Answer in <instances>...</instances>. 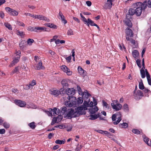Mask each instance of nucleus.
<instances>
[{
  "mask_svg": "<svg viewBox=\"0 0 151 151\" xmlns=\"http://www.w3.org/2000/svg\"><path fill=\"white\" fill-rule=\"evenodd\" d=\"M147 1H145L143 3L141 2H137L134 3L133 6L135 9V15L137 16H140L143 10H145L148 6L147 5Z\"/></svg>",
  "mask_w": 151,
  "mask_h": 151,
  "instance_id": "obj_1",
  "label": "nucleus"
},
{
  "mask_svg": "<svg viewBox=\"0 0 151 151\" xmlns=\"http://www.w3.org/2000/svg\"><path fill=\"white\" fill-rule=\"evenodd\" d=\"M86 113V112L83 110V108L78 107L75 109V111H74L73 109V117H76L79 116L81 115L84 114Z\"/></svg>",
  "mask_w": 151,
  "mask_h": 151,
  "instance_id": "obj_2",
  "label": "nucleus"
},
{
  "mask_svg": "<svg viewBox=\"0 0 151 151\" xmlns=\"http://www.w3.org/2000/svg\"><path fill=\"white\" fill-rule=\"evenodd\" d=\"M111 105L112 108L116 111L119 110L122 107V105L118 103V101L117 100L112 101Z\"/></svg>",
  "mask_w": 151,
  "mask_h": 151,
  "instance_id": "obj_3",
  "label": "nucleus"
},
{
  "mask_svg": "<svg viewBox=\"0 0 151 151\" xmlns=\"http://www.w3.org/2000/svg\"><path fill=\"white\" fill-rule=\"evenodd\" d=\"M133 93L134 98L136 100L140 99L144 96L142 92L139 90L135 92H133Z\"/></svg>",
  "mask_w": 151,
  "mask_h": 151,
  "instance_id": "obj_4",
  "label": "nucleus"
},
{
  "mask_svg": "<svg viewBox=\"0 0 151 151\" xmlns=\"http://www.w3.org/2000/svg\"><path fill=\"white\" fill-rule=\"evenodd\" d=\"M66 93L67 95L69 96H68V99L70 100V98L73 97V96L75 94V90L73 88H68L67 89Z\"/></svg>",
  "mask_w": 151,
  "mask_h": 151,
  "instance_id": "obj_5",
  "label": "nucleus"
},
{
  "mask_svg": "<svg viewBox=\"0 0 151 151\" xmlns=\"http://www.w3.org/2000/svg\"><path fill=\"white\" fill-rule=\"evenodd\" d=\"M130 19H132V17H127L126 16V17L124 19V22L127 26L130 28H131L132 26V24Z\"/></svg>",
  "mask_w": 151,
  "mask_h": 151,
  "instance_id": "obj_6",
  "label": "nucleus"
},
{
  "mask_svg": "<svg viewBox=\"0 0 151 151\" xmlns=\"http://www.w3.org/2000/svg\"><path fill=\"white\" fill-rule=\"evenodd\" d=\"M50 93L54 95L55 96L57 97L60 94H61L60 91L56 89L53 88L50 90Z\"/></svg>",
  "mask_w": 151,
  "mask_h": 151,
  "instance_id": "obj_7",
  "label": "nucleus"
},
{
  "mask_svg": "<svg viewBox=\"0 0 151 151\" xmlns=\"http://www.w3.org/2000/svg\"><path fill=\"white\" fill-rule=\"evenodd\" d=\"M61 68L64 72L66 73L67 75L70 76L72 74V71H70V69L65 65H63L62 66Z\"/></svg>",
  "mask_w": 151,
  "mask_h": 151,
  "instance_id": "obj_8",
  "label": "nucleus"
},
{
  "mask_svg": "<svg viewBox=\"0 0 151 151\" xmlns=\"http://www.w3.org/2000/svg\"><path fill=\"white\" fill-rule=\"evenodd\" d=\"M14 102L17 105L21 107H24L26 104V102L19 100H15Z\"/></svg>",
  "mask_w": 151,
  "mask_h": 151,
  "instance_id": "obj_9",
  "label": "nucleus"
},
{
  "mask_svg": "<svg viewBox=\"0 0 151 151\" xmlns=\"http://www.w3.org/2000/svg\"><path fill=\"white\" fill-rule=\"evenodd\" d=\"M114 0H107V2L104 5V8L105 9H111L112 5V2Z\"/></svg>",
  "mask_w": 151,
  "mask_h": 151,
  "instance_id": "obj_10",
  "label": "nucleus"
},
{
  "mask_svg": "<svg viewBox=\"0 0 151 151\" xmlns=\"http://www.w3.org/2000/svg\"><path fill=\"white\" fill-rule=\"evenodd\" d=\"M73 109H69L68 110V113L66 116L69 119H71L73 117Z\"/></svg>",
  "mask_w": 151,
  "mask_h": 151,
  "instance_id": "obj_11",
  "label": "nucleus"
},
{
  "mask_svg": "<svg viewBox=\"0 0 151 151\" xmlns=\"http://www.w3.org/2000/svg\"><path fill=\"white\" fill-rule=\"evenodd\" d=\"M135 9L134 8H130L129 9L128 11V14H127L126 16L127 17H131L134 14H135Z\"/></svg>",
  "mask_w": 151,
  "mask_h": 151,
  "instance_id": "obj_12",
  "label": "nucleus"
},
{
  "mask_svg": "<svg viewBox=\"0 0 151 151\" xmlns=\"http://www.w3.org/2000/svg\"><path fill=\"white\" fill-rule=\"evenodd\" d=\"M126 37H128L129 36L130 37H133V33L130 29L128 27H127L126 29Z\"/></svg>",
  "mask_w": 151,
  "mask_h": 151,
  "instance_id": "obj_13",
  "label": "nucleus"
},
{
  "mask_svg": "<svg viewBox=\"0 0 151 151\" xmlns=\"http://www.w3.org/2000/svg\"><path fill=\"white\" fill-rule=\"evenodd\" d=\"M36 84V81L35 80H33L31 83L28 85H27L25 87V89L27 90L31 88H32L33 86Z\"/></svg>",
  "mask_w": 151,
  "mask_h": 151,
  "instance_id": "obj_14",
  "label": "nucleus"
},
{
  "mask_svg": "<svg viewBox=\"0 0 151 151\" xmlns=\"http://www.w3.org/2000/svg\"><path fill=\"white\" fill-rule=\"evenodd\" d=\"M26 42L25 40L21 41L19 44V46L21 50H23L26 47Z\"/></svg>",
  "mask_w": 151,
  "mask_h": 151,
  "instance_id": "obj_15",
  "label": "nucleus"
},
{
  "mask_svg": "<svg viewBox=\"0 0 151 151\" xmlns=\"http://www.w3.org/2000/svg\"><path fill=\"white\" fill-rule=\"evenodd\" d=\"M59 16L60 17V19L62 22L64 24H65L67 23V21L65 19V17L63 15V14L61 11H60L59 13Z\"/></svg>",
  "mask_w": 151,
  "mask_h": 151,
  "instance_id": "obj_16",
  "label": "nucleus"
},
{
  "mask_svg": "<svg viewBox=\"0 0 151 151\" xmlns=\"http://www.w3.org/2000/svg\"><path fill=\"white\" fill-rule=\"evenodd\" d=\"M61 83L63 88H66L69 86L68 80L65 79H63L61 82Z\"/></svg>",
  "mask_w": 151,
  "mask_h": 151,
  "instance_id": "obj_17",
  "label": "nucleus"
},
{
  "mask_svg": "<svg viewBox=\"0 0 151 151\" xmlns=\"http://www.w3.org/2000/svg\"><path fill=\"white\" fill-rule=\"evenodd\" d=\"M38 19L40 20H44L47 22H49L50 21V19H47L46 17L41 15H38Z\"/></svg>",
  "mask_w": 151,
  "mask_h": 151,
  "instance_id": "obj_18",
  "label": "nucleus"
},
{
  "mask_svg": "<svg viewBox=\"0 0 151 151\" xmlns=\"http://www.w3.org/2000/svg\"><path fill=\"white\" fill-rule=\"evenodd\" d=\"M45 26L46 27H50L51 28H53L54 29H57V26L53 24L50 23H47L44 24Z\"/></svg>",
  "mask_w": 151,
  "mask_h": 151,
  "instance_id": "obj_19",
  "label": "nucleus"
},
{
  "mask_svg": "<svg viewBox=\"0 0 151 151\" xmlns=\"http://www.w3.org/2000/svg\"><path fill=\"white\" fill-rule=\"evenodd\" d=\"M37 69V70H39L40 69H44L45 68L42 66V63L41 60L39 61V63L37 64L36 66Z\"/></svg>",
  "mask_w": 151,
  "mask_h": 151,
  "instance_id": "obj_20",
  "label": "nucleus"
},
{
  "mask_svg": "<svg viewBox=\"0 0 151 151\" xmlns=\"http://www.w3.org/2000/svg\"><path fill=\"white\" fill-rule=\"evenodd\" d=\"M98 110V108L96 106H94V107H92L89 109V111L91 114L95 113Z\"/></svg>",
  "mask_w": 151,
  "mask_h": 151,
  "instance_id": "obj_21",
  "label": "nucleus"
},
{
  "mask_svg": "<svg viewBox=\"0 0 151 151\" xmlns=\"http://www.w3.org/2000/svg\"><path fill=\"white\" fill-rule=\"evenodd\" d=\"M50 110L53 112V114L54 115L55 114L58 115L60 112V110L59 109L55 107L53 109L51 108H50Z\"/></svg>",
  "mask_w": 151,
  "mask_h": 151,
  "instance_id": "obj_22",
  "label": "nucleus"
},
{
  "mask_svg": "<svg viewBox=\"0 0 151 151\" xmlns=\"http://www.w3.org/2000/svg\"><path fill=\"white\" fill-rule=\"evenodd\" d=\"M89 105L88 104V102L86 101H84V102L83 103V105L81 106L80 107H82L83 108V110L85 111L87 109L86 107H89Z\"/></svg>",
  "mask_w": 151,
  "mask_h": 151,
  "instance_id": "obj_23",
  "label": "nucleus"
},
{
  "mask_svg": "<svg viewBox=\"0 0 151 151\" xmlns=\"http://www.w3.org/2000/svg\"><path fill=\"white\" fill-rule=\"evenodd\" d=\"M132 132L137 134H140L141 133H142V130L141 129L140 130H139L138 129H133L132 130Z\"/></svg>",
  "mask_w": 151,
  "mask_h": 151,
  "instance_id": "obj_24",
  "label": "nucleus"
},
{
  "mask_svg": "<svg viewBox=\"0 0 151 151\" xmlns=\"http://www.w3.org/2000/svg\"><path fill=\"white\" fill-rule=\"evenodd\" d=\"M121 114V112H119L116 113L115 114H113L112 116V119L113 121L116 120V119L117 118L119 115Z\"/></svg>",
  "mask_w": 151,
  "mask_h": 151,
  "instance_id": "obj_25",
  "label": "nucleus"
},
{
  "mask_svg": "<svg viewBox=\"0 0 151 151\" xmlns=\"http://www.w3.org/2000/svg\"><path fill=\"white\" fill-rule=\"evenodd\" d=\"M96 24L94 23V22L90 18H88L87 19V25L88 26H89V24L91 26H94V24Z\"/></svg>",
  "mask_w": 151,
  "mask_h": 151,
  "instance_id": "obj_26",
  "label": "nucleus"
},
{
  "mask_svg": "<svg viewBox=\"0 0 151 151\" xmlns=\"http://www.w3.org/2000/svg\"><path fill=\"white\" fill-rule=\"evenodd\" d=\"M142 137L143 138L144 142H145L148 145H149L150 143L148 142L149 138L144 134L143 135Z\"/></svg>",
  "mask_w": 151,
  "mask_h": 151,
  "instance_id": "obj_27",
  "label": "nucleus"
},
{
  "mask_svg": "<svg viewBox=\"0 0 151 151\" xmlns=\"http://www.w3.org/2000/svg\"><path fill=\"white\" fill-rule=\"evenodd\" d=\"M120 127L124 128H126L128 127V125L127 123H120L119 125Z\"/></svg>",
  "mask_w": 151,
  "mask_h": 151,
  "instance_id": "obj_28",
  "label": "nucleus"
},
{
  "mask_svg": "<svg viewBox=\"0 0 151 151\" xmlns=\"http://www.w3.org/2000/svg\"><path fill=\"white\" fill-rule=\"evenodd\" d=\"M122 115L121 113L119 115V116L117 117V118L118 119L117 121H116L114 122L113 123L114 124H117L121 120H122Z\"/></svg>",
  "mask_w": 151,
  "mask_h": 151,
  "instance_id": "obj_29",
  "label": "nucleus"
},
{
  "mask_svg": "<svg viewBox=\"0 0 151 151\" xmlns=\"http://www.w3.org/2000/svg\"><path fill=\"white\" fill-rule=\"evenodd\" d=\"M82 96L83 97H85L86 98H88V97L91 96V95L87 92H84L81 93Z\"/></svg>",
  "mask_w": 151,
  "mask_h": 151,
  "instance_id": "obj_30",
  "label": "nucleus"
},
{
  "mask_svg": "<svg viewBox=\"0 0 151 151\" xmlns=\"http://www.w3.org/2000/svg\"><path fill=\"white\" fill-rule=\"evenodd\" d=\"M132 53L133 57L135 58H136L139 55V52L137 50H133L132 52Z\"/></svg>",
  "mask_w": 151,
  "mask_h": 151,
  "instance_id": "obj_31",
  "label": "nucleus"
},
{
  "mask_svg": "<svg viewBox=\"0 0 151 151\" xmlns=\"http://www.w3.org/2000/svg\"><path fill=\"white\" fill-rule=\"evenodd\" d=\"M65 142V139H63L62 140L59 139H57L55 141V143L57 144L61 145L64 144Z\"/></svg>",
  "mask_w": 151,
  "mask_h": 151,
  "instance_id": "obj_32",
  "label": "nucleus"
},
{
  "mask_svg": "<svg viewBox=\"0 0 151 151\" xmlns=\"http://www.w3.org/2000/svg\"><path fill=\"white\" fill-rule=\"evenodd\" d=\"M126 40L127 41H130L131 43L133 45H135V42L134 40H133L132 38H129V37H126Z\"/></svg>",
  "mask_w": 151,
  "mask_h": 151,
  "instance_id": "obj_33",
  "label": "nucleus"
},
{
  "mask_svg": "<svg viewBox=\"0 0 151 151\" xmlns=\"http://www.w3.org/2000/svg\"><path fill=\"white\" fill-rule=\"evenodd\" d=\"M140 73L141 75V77L143 78L145 77V72L144 70L143 69V68H142L140 70Z\"/></svg>",
  "mask_w": 151,
  "mask_h": 151,
  "instance_id": "obj_34",
  "label": "nucleus"
},
{
  "mask_svg": "<svg viewBox=\"0 0 151 151\" xmlns=\"http://www.w3.org/2000/svg\"><path fill=\"white\" fill-rule=\"evenodd\" d=\"M28 126L31 128L32 129H34L36 127V125L35 124V122H32L29 123L28 124Z\"/></svg>",
  "mask_w": 151,
  "mask_h": 151,
  "instance_id": "obj_35",
  "label": "nucleus"
},
{
  "mask_svg": "<svg viewBox=\"0 0 151 151\" xmlns=\"http://www.w3.org/2000/svg\"><path fill=\"white\" fill-rule=\"evenodd\" d=\"M78 71L79 73L81 75H83L84 73V70L81 67L79 66L78 68Z\"/></svg>",
  "mask_w": 151,
  "mask_h": 151,
  "instance_id": "obj_36",
  "label": "nucleus"
},
{
  "mask_svg": "<svg viewBox=\"0 0 151 151\" xmlns=\"http://www.w3.org/2000/svg\"><path fill=\"white\" fill-rule=\"evenodd\" d=\"M36 27H32L31 26H29L27 28V30L31 32H35Z\"/></svg>",
  "mask_w": 151,
  "mask_h": 151,
  "instance_id": "obj_37",
  "label": "nucleus"
},
{
  "mask_svg": "<svg viewBox=\"0 0 151 151\" xmlns=\"http://www.w3.org/2000/svg\"><path fill=\"white\" fill-rule=\"evenodd\" d=\"M43 27H36L35 32H40L42 31H43Z\"/></svg>",
  "mask_w": 151,
  "mask_h": 151,
  "instance_id": "obj_38",
  "label": "nucleus"
},
{
  "mask_svg": "<svg viewBox=\"0 0 151 151\" xmlns=\"http://www.w3.org/2000/svg\"><path fill=\"white\" fill-rule=\"evenodd\" d=\"M141 81L139 82V88L140 89L143 90L144 89L145 87L142 83V80L141 79Z\"/></svg>",
  "mask_w": 151,
  "mask_h": 151,
  "instance_id": "obj_39",
  "label": "nucleus"
},
{
  "mask_svg": "<svg viewBox=\"0 0 151 151\" xmlns=\"http://www.w3.org/2000/svg\"><path fill=\"white\" fill-rule=\"evenodd\" d=\"M5 26L8 28L9 30H12V28L11 25L10 24L8 23V22L5 23H4Z\"/></svg>",
  "mask_w": 151,
  "mask_h": 151,
  "instance_id": "obj_40",
  "label": "nucleus"
},
{
  "mask_svg": "<svg viewBox=\"0 0 151 151\" xmlns=\"http://www.w3.org/2000/svg\"><path fill=\"white\" fill-rule=\"evenodd\" d=\"M97 118V114H94L93 115H91L89 119L91 120H95Z\"/></svg>",
  "mask_w": 151,
  "mask_h": 151,
  "instance_id": "obj_41",
  "label": "nucleus"
},
{
  "mask_svg": "<svg viewBox=\"0 0 151 151\" xmlns=\"http://www.w3.org/2000/svg\"><path fill=\"white\" fill-rule=\"evenodd\" d=\"M20 58V56L15 57L12 61L15 64L19 61Z\"/></svg>",
  "mask_w": 151,
  "mask_h": 151,
  "instance_id": "obj_42",
  "label": "nucleus"
},
{
  "mask_svg": "<svg viewBox=\"0 0 151 151\" xmlns=\"http://www.w3.org/2000/svg\"><path fill=\"white\" fill-rule=\"evenodd\" d=\"M11 14L13 16H17L18 15V12L17 11L12 9V11L11 13Z\"/></svg>",
  "mask_w": 151,
  "mask_h": 151,
  "instance_id": "obj_43",
  "label": "nucleus"
},
{
  "mask_svg": "<svg viewBox=\"0 0 151 151\" xmlns=\"http://www.w3.org/2000/svg\"><path fill=\"white\" fill-rule=\"evenodd\" d=\"M123 109L125 111L128 112L129 110L128 105L127 104H125L123 106Z\"/></svg>",
  "mask_w": 151,
  "mask_h": 151,
  "instance_id": "obj_44",
  "label": "nucleus"
},
{
  "mask_svg": "<svg viewBox=\"0 0 151 151\" xmlns=\"http://www.w3.org/2000/svg\"><path fill=\"white\" fill-rule=\"evenodd\" d=\"M77 104H80L83 103V100L81 97H80L77 99Z\"/></svg>",
  "mask_w": 151,
  "mask_h": 151,
  "instance_id": "obj_45",
  "label": "nucleus"
},
{
  "mask_svg": "<svg viewBox=\"0 0 151 151\" xmlns=\"http://www.w3.org/2000/svg\"><path fill=\"white\" fill-rule=\"evenodd\" d=\"M65 105L69 107H71L73 106L72 103L71 102L69 101H67L66 102H65Z\"/></svg>",
  "mask_w": 151,
  "mask_h": 151,
  "instance_id": "obj_46",
  "label": "nucleus"
},
{
  "mask_svg": "<svg viewBox=\"0 0 151 151\" xmlns=\"http://www.w3.org/2000/svg\"><path fill=\"white\" fill-rule=\"evenodd\" d=\"M58 122L57 119L55 117H54L53 118L52 120V121L51 123V125H53L55 123H58Z\"/></svg>",
  "mask_w": 151,
  "mask_h": 151,
  "instance_id": "obj_47",
  "label": "nucleus"
},
{
  "mask_svg": "<svg viewBox=\"0 0 151 151\" xmlns=\"http://www.w3.org/2000/svg\"><path fill=\"white\" fill-rule=\"evenodd\" d=\"M34 42V40L32 39H28L27 40V43L29 45H31Z\"/></svg>",
  "mask_w": 151,
  "mask_h": 151,
  "instance_id": "obj_48",
  "label": "nucleus"
},
{
  "mask_svg": "<svg viewBox=\"0 0 151 151\" xmlns=\"http://www.w3.org/2000/svg\"><path fill=\"white\" fill-rule=\"evenodd\" d=\"M67 34L68 35H74L73 30L71 29L68 30L67 32Z\"/></svg>",
  "mask_w": 151,
  "mask_h": 151,
  "instance_id": "obj_49",
  "label": "nucleus"
},
{
  "mask_svg": "<svg viewBox=\"0 0 151 151\" xmlns=\"http://www.w3.org/2000/svg\"><path fill=\"white\" fill-rule=\"evenodd\" d=\"M102 102L103 106H105L106 108L109 109V106L108 104L104 100Z\"/></svg>",
  "mask_w": 151,
  "mask_h": 151,
  "instance_id": "obj_50",
  "label": "nucleus"
},
{
  "mask_svg": "<svg viewBox=\"0 0 151 151\" xmlns=\"http://www.w3.org/2000/svg\"><path fill=\"white\" fill-rule=\"evenodd\" d=\"M3 126L4 128L6 129L9 128L10 126V124L6 122H4L3 124Z\"/></svg>",
  "mask_w": 151,
  "mask_h": 151,
  "instance_id": "obj_51",
  "label": "nucleus"
},
{
  "mask_svg": "<svg viewBox=\"0 0 151 151\" xmlns=\"http://www.w3.org/2000/svg\"><path fill=\"white\" fill-rule=\"evenodd\" d=\"M17 34L21 37H23L24 35L23 32H21L19 30L17 31Z\"/></svg>",
  "mask_w": 151,
  "mask_h": 151,
  "instance_id": "obj_52",
  "label": "nucleus"
},
{
  "mask_svg": "<svg viewBox=\"0 0 151 151\" xmlns=\"http://www.w3.org/2000/svg\"><path fill=\"white\" fill-rule=\"evenodd\" d=\"M45 112L49 116H52V111L50 110V109H49V111L45 110Z\"/></svg>",
  "mask_w": 151,
  "mask_h": 151,
  "instance_id": "obj_53",
  "label": "nucleus"
},
{
  "mask_svg": "<svg viewBox=\"0 0 151 151\" xmlns=\"http://www.w3.org/2000/svg\"><path fill=\"white\" fill-rule=\"evenodd\" d=\"M56 119H57V120L58 122H60L62 119L63 116L61 115H59L57 117H56Z\"/></svg>",
  "mask_w": 151,
  "mask_h": 151,
  "instance_id": "obj_54",
  "label": "nucleus"
},
{
  "mask_svg": "<svg viewBox=\"0 0 151 151\" xmlns=\"http://www.w3.org/2000/svg\"><path fill=\"white\" fill-rule=\"evenodd\" d=\"M67 111V108L65 106H63L61 108V112L63 114H64Z\"/></svg>",
  "mask_w": 151,
  "mask_h": 151,
  "instance_id": "obj_55",
  "label": "nucleus"
},
{
  "mask_svg": "<svg viewBox=\"0 0 151 151\" xmlns=\"http://www.w3.org/2000/svg\"><path fill=\"white\" fill-rule=\"evenodd\" d=\"M17 24L20 26L22 27H24L25 26V24H24V23H23L22 22H20L19 21H17Z\"/></svg>",
  "mask_w": 151,
  "mask_h": 151,
  "instance_id": "obj_56",
  "label": "nucleus"
},
{
  "mask_svg": "<svg viewBox=\"0 0 151 151\" xmlns=\"http://www.w3.org/2000/svg\"><path fill=\"white\" fill-rule=\"evenodd\" d=\"M136 62L139 68H141V66L140 64V60L139 59H137V60Z\"/></svg>",
  "mask_w": 151,
  "mask_h": 151,
  "instance_id": "obj_57",
  "label": "nucleus"
},
{
  "mask_svg": "<svg viewBox=\"0 0 151 151\" xmlns=\"http://www.w3.org/2000/svg\"><path fill=\"white\" fill-rule=\"evenodd\" d=\"M148 82V84L150 85L151 86V78L150 77V76H149L148 77H146Z\"/></svg>",
  "mask_w": 151,
  "mask_h": 151,
  "instance_id": "obj_58",
  "label": "nucleus"
},
{
  "mask_svg": "<svg viewBox=\"0 0 151 151\" xmlns=\"http://www.w3.org/2000/svg\"><path fill=\"white\" fill-rule=\"evenodd\" d=\"M104 134L107 135V137L110 138V136H113V135L111 134L109 132L106 131L104 132Z\"/></svg>",
  "mask_w": 151,
  "mask_h": 151,
  "instance_id": "obj_59",
  "label": "nucleus"
},
{
  "mask_svg": "<svg viewBox=\"0 0 151 151\" xmlns=\"http://www.w3.org/2000/svg\"><path fill=\"white\" fill-rule=\"evenodd\" d=\"M77 88L78 89V91L79 92V94H80L81 93H81H82L83 92H82L81 88L79 86H77Z\"/></svg>",
  "mask_w": 151,
  "mask_h": 151,
  "instance_id": "obj_60",
  "label": "nucleus"
},
{
  "mask_svg": "<svg viewBox=\"0 0 151 151\" xmlns=\"http://www.w3.org/2000/svg\"><path fill=\"white\" fill-rule=\"evenodd\" d=\"M18 71V67H16L13 70L12 72V73H17Z\"/></svg>",
  "mask_w": 151,
  "mask_h": 151,
  "instance_id": "obj_61",
  "label": "nucleus"
},
{
  "mask_svg": "<svg viewBox=\"0 0 151 151\" xmlns=\"http://www.w3.org/2000/svg\"><path fill=\"white\" fill-rule=\"evenodd\" d=\"M95 131H96L97 132H98L99 133H100L101 134H104V132L106 131H103L102 130H95Z\"/></svg>",
  "mask_w": 151,
  "mask_h": 151,
  "instance_id": "obj_62",
  "label": "nucleus"
},
{
  "mask_svg": "<svg viewBox=\"0 0 151 151\" xmlns=\"http://www.w3.org/2000/svg\"><path fill=\"white\" fill-rule=\"evenodd\" d=\"M7 12H10V13H11V12L12 11V9L10 8L9 7H6L5 8Z\"/></svg>",
  "mask_w": 151,
  "mask_h": 151,
  "instance_id": "obj_63",
  "label": "nucleus"
},
{
  "mask_svg": "<svg viewBox=\"0 0 151 151\" xmlns=\"http://www.w3.org/2000/svg\"><path fill=\"white\" fill-rule=\"evenodd\" d=\"M15 54H16V55L17 56H20V54H21V52L20 51L18 50V51H16Z\"/></svg>",
  "mask_w": 151,
  "mask_h": 151,
  "instance_id": "obj_64",
  "label": "nucleus"
}]
</instances>
